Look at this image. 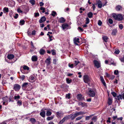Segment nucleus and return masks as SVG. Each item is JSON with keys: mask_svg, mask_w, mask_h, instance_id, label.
<instances>
[{"mask_svg": "<svg viewBox=\"0 0 124 124\" xmlns=\"http://www.w3.org/2000/svg\"><path fill=\"white\" fill-rule=\"evenodd\" d=\"M61 112H57L56 114V116L58 118H59V117H61Z\"/></svg>", "mask_w": 124, "mask_h": 124, "instance_id": "36", "label": "nucleus"}, {"mask_svg": "<svg viewBox=\"0 0 124 124\" xmlns=\"http://www.w3.org/2000/svg\"><path fill=\"white\" fill-rule=\"evenodd\" d=\"M52 114V113L51 112L49 111H46V116H50Z\"/></svg>", "mask_w": 124, "mask_h": 124, "instance_id": "40", "label": "nucleus"}, {"mask_svg": "<svg viewBox=\"0 0 124 124\" xmlns=\"http://www.w3.org/2000/svg\"><path fill=\"white\" fill-rule=\"evenodd\" d=\"M40 10H42V12L44 13L45 12V8L43 7H41L40 8Z\"/></svg>", "mask_w": 124, "mask_h": 124, "instance_id": "46", "label": "nucleus"}, {"mask_svg": "<svg viewBox=\"0 0 124 124\" xmlns=\"http://www.w3.org/2000/svg\"><path fill=\"white\" fill-rule=\"evenodd\" d=\"M90 20L89 18H88L87 17L86 18V22L85 23L86 24H88L90 22Z\"/></svg>", "mask_w": 124, "mask_h": 124, "instance_id": "57", "label": "nucleus"}, {"mask_svg": "<svg viewBox=\"0 0 124 124\" xmlns=\"http://www.w3.org/2000/svg\"><path fill=\"white\" fill-rule=\"evenodd\" d=\"M77 99L79 101H81L84 99V97H83L81 94H78L77 95Z\"/></svg>", "mask_w": 124, "mask_h": 124, "instance_id": "6", "label": "nucleus"}, {"mask_svg": "<svg viewBox=\"0 0 124 124\" xmlns=\"http://www.w3.org/2000/svg\"><path fill=\"white\" fill-rule=\"evenodd\" d=\"M117 98H115V99L117 100H119L120 99L122 100V95H121L119 94L118 96H117Z\"/></svg>", "mask_w": 124, "mask_h": 124, "instance_id": "34", "label": "nucleus"}, {"mask_svg": "<svg viewBox=\"0 0 124 124\" xmlns=\"http://www.w3.org/2000/svg\"><path fill=\"white\" fill-rule=\"evenodd\" d=\"M35 78L34 76L32 75H31L29 77L28 81L32 83V82L30 81V80H34L35 79Z\"/></svg>", "mask_w": 124, "mask_h": 124, "instance_id": "26", "label": "nucleus"}, {"mask_svg": "<svg viewBox=\"0 0 124 124\" xmlns=\"http://www.w3.org/2000/svg\"><path fill=\"white\" fill-rule=\"evenodd\" d=\"M9 102H13L14 101L13 100V96L12 95H10L9 96Z\"/></svg>", "mask_w": 124, "mask_h": 124, "instance_id": "23", "label": "nucleus"}, {"mask_svg": "<svg viewBox=\"0 0 124 124\" xmlns=\"http://www.w3.org/2000/svg\"><path fill=\"white\" fill-rule=\"evenodd\" d=\"M14 89L16 91H19L21 88V86L18 84H16L13 85Z\"/></svg>", "mask_w": 124, "mask_h": 124, "instance_id": "3", "label": "nucleus"}, {"mask_svg": "<svg viewBox=\"0 0 124 124\" xmlns=\"http://www.w3.org/2000/svg\"><path fill=\"white\" fill-rule=\"evenodd\" d=\"M19 23L20 25H23L25 24V21L24 20H21L20 21Z\"/></svg>", "mask_w": 124, "mask_h": 124, "instance_id": "32", "label": "nucleus"}, {"mask_svg": "<svg viewBox=\"0 0 124 124\" xmlns=\"http://www.w3.org/2000/svg\"><path fill=\"white\" fill-rule=\"evenodd\" d=\"M45 111H43L40 113V115L42 117H44L45 116Z\"/></svg>", "mask_w": 124, "mask_h": 124, "instance_id": "22", "label": "nucleus"}, {"mask_svg": "<svg viewBox=\"0 0 124 124\" xmlns=\"http://www.w3.org/2000/svg\"><path fill=\"white\" fill-rule=\"evenodd\" d=\"M83 117V116H79V117H77L76 118V121H78V120H79L81 119Z\"/></svg>", "mask_w": 124, "mask_h": 124, "instance_id": "52", "label": "nucleus"}, {"mask_svg": "<svg viewBox=\"0 0 124 124\" xmlns=\"http://www.w3.org/2000/svg\"><path fill=\"white\" fill-rule=\"evenodd\" d=\"M64 117L66 120L67 119H70V115H68L66 116H64Z\"/></svg>", "mask_w": 124, "mask_h": 124, "instance_id": "47", "label": "nucleus"}, {"mask_svg": "<svg viewBox=\"0 0 124 124\" xmlns=\"http://www.w3.org/2000/svg\"><path fill=\"white\" fill-rule=\"evenodd\" d=\"M120 60L122 62L124 63V55L122 58L120 59Z\"/></svg>", "mask_w": 124, "mask_h": 124, "instance_id": "64", "label": "nucleus"}, {"mask_svg": "<svg viewBox=\"0 0 124 124\" xmlns=\"http://www.w3.org/2000/svg\"><path fill=\"white\" fill-rule=\"evenodd\" d=\"M93 62L95 66L97 68H100V64L97 60H94L93 61Z\"/></svg>", "mask_w": 124, "mask_h": 124, "instance_id": "5", "label": "nucleus"}, {"mask_svg": "<svg viewBox=\"0 0 124 124\" xmlns=\"http://www.w3.org/2000/svg\"><path fill=\"white\" fill-rule=\"evenodd\" d=\"M17 104L18 105L20 106L22 104V102L21 100H19L17 102Z\"/></svg>", "mask_w": 124, "mask_h": 124, "instance_id": "44", "label": "nucleus"}, {"mask_svg": "<svg viewBox=\"0 0 124 124\" xmlns=\"http://www.w3.org/2000/svg\"><path fill=\"white\" fill-rule=\"evenodd\" d=\"M20 78H21L22 80L23 81V80L24 78L25 77V76L24 75H23L21 76H20Z\"/></svg>", "mask_w": 124, "mask_h": 124, "instance_id": "60", "label": "nucleus"}, {"mask_svg": "<svg viewBox=\"0 0 124 124\" xmlns=\"http://www.w3.org/2000/svg\"><path fill=\"white\" fill-rule=\"evenodd\" d=\"M102 6V4L101 1L99 0L98 5V7L100 8H101Z\"/></svg>", "mask_w": 124, "mask_h": 124, "instance_id": "24", "label": "nucleus"}, {"mask_svg": "<svg viewBox=\"0 0 124 124\" xmlns=\"http://www.w3.org/2000/svg\"><path fill=\"white\" fill-rule=\"evenodd\" d=\"M23 68L24 70H29V68L26 65H24L23 66Z\"/></svg>", "mask_w": 124, "mask_h": 124, "instance_id": "35", "label": "nucleus"}, {"mask_svg": "<svg viewBox=\"0 0 124 124\" xmlns=\"http://www.w3.org/2000/svg\"><path fill=\"white\" fill-rule=\"evenodd\" d=\"M96 90L95 88L93 89L90 88L88 92V95L91 97H94L95 95V93Z\"/></svg>", "mask_w": 124, "mask_h": 124, "instance_id": "2", "label": "nucleus"}, {"mask_svg": "<svg viewBox=\"0 0 124 124\" xmlns=\"http://www.w3.org/2000/svg\"><path fill=\"white\" fill-rule=\"evenodd\" d=\"M13 13V12L12 10H11L10 11V13H9V15L11 17L12 16Z\"/></svg>", "mask_w": 124, "mask_h": 124, "instance_id": "62", "label": "nucleus"}, {"mask_svg": "<svg viewBox=\"0 0 124 124\" xmlns=\"http://www.w3.org/2000/svg\"><path fill=\"white\" fill-rule=\"evenodd\" d=\"M70 93H68L67 94H66L65 96L66 98H67L68 99H70Z\"/></svg>", "mask_w": 124, "mask_h": 124, "instance_id": "43", "label": "nucleus"}, {"mask_svg": "<svg viewBox=\"0 0 124 124\" xmlns=\"http://www.w3.org/2000/svg\"><path fill=\"white\" fill-rule=\"evenodd\" d=\"M31 45L32 46V47H31V49L30 50V52H32L34 50V46L33 45V43L32 41L31 42Z\"/></svg>", "mask_w": 124, "mask_h": 124, "instance_id": "27", "label": "nucleus"}, {"mask_svg": "<svg viewBox=\"0 0 124 124\" xmlns=\"http://www.w3.org/2000/svg\"><path fill=\"white\" fill-rule=\"evenodd\" d=\"M112 102V99L110 98H108V103L109 105H111Z\"/></svg>", "mask_w": 124, "mask_h": 124, "instance_id": "20", "label": "nucleus"}, {"mask_svg": "<svg viewBox=\"0 0 124 124\" xmlns=\"http://www.w3.org/2000/svg\"><path fill=\"white\" fill-rule=\"evenodd\" d=\"M57 14L56 12L54 11H53L52 12L51 14V15L54 17L55 16V15H57Z\"/></svg>", "mask_w": 124, "mask_h": 124, "instance_id": "39", "label": "nucleus"}, {"mask_svg": "<svg viewBox=\"0 0 124 124\" xmlns=\"http://www.w3.org/2000/svg\"><path fill=\"white\" fill-rule=\"evenodd\" d=\"M66 80L67 83L68 84L70 83L72 81V80L71 79H70L69 78H66Z\"/></svg>", "mask_w": 124, "mask_h": 124, "instance_id": "37", "label": "nucleus"}, {"mask_svg": "<svg viewBox=\"0 0 124 124\" xmlns=\"http://www.w3.org/2000/svg\"><path fill=\"white\" fill-rule=\"evenodd\" d=\"M31 59L33 62L36 61L38 60V56L36 55H33L31 57Z\"/></svg>", "mask_w": 124, "mask_h": 124, "instance_id": "13", "label": "nucleus"}, {"mask_svg": "<svg viewBox=\"0 0 124 124\" xmlns=\"http://www.w3.org/2000/svg\"><path fill=\"white\" fill-rule=\"evenodd\" d=\"M76 114L77 116L81 115H83L85 114L86 113V112H84L83 111H80L79 112H76Z\"/></svg>", "mask_w": 124, "mask_h": 124, "instance_id": "18", "label": "nucleus"}, {"mask_svg": "<svg viewBox=\"0 0 124 124\" xmlns=\"http://www.w3.org/2000/svg\"><path fill=\"white\" fill-rule=\"evenodd\" d=\"M29 84L28 83L25 82L23 83L22 85V87L23 89L27 87Z\"/></svg>", "mask_w": 124, "mask_h": 124, "instance_id": "15", "label": "nucleus"}, {"mask_svg": "<svg viewBox=\"0 0 124 124\" xmlns=\"http://www.w3.org/2000/svg\"><path fill=\"white\" fill-rule=\"evenodd\" d=\"M112 17L116 20H117L119 21L122 20L123 17L122 15L119 14L116 15V14H113Z\"/></svg>", "mask_w": 124, "mask_h": 124, "instance_id": "1", "label": "nucleus"}, {"mask_svg": "<svg viewBox=\"0 0 124 124\" xmlns=\"http://www.w3.org/2000/svg\"><path fill=\"white\" fill-rule=\"evenodd\" d=\"M39 14L38 12L35 13H34V16L35 17H37L39 16Z\"/></svg>", "mask_w": 124, "mask_h": 124, "instance_id": "45", "label": "nucleus"}, {"mask_svg": "<svg viewBox=\"0 0 124 124\" xmlns=\"http://www.w3.org/2000/svg\"><path fill=\"white\" fill-rule=\"evenodd\" d=\"M105 75L108 78H110V75L108 74L107 73H105Z\"/></svg>", "mask_w": 124, "mask_h": 124, "instance_id": "61", "label": "nucleus"}, {"mask_svg": "<svg viewBox=\"0 0 124 124\" xmlns=\"http://www.w3.org/2000/svg\"><path fill=\"white\" fill-rule=\"evenodd\" d=\"M74 63L75 66H76L79 63V61L78 60L75 61H74Z\"/></svg>", "mask_w": 124, "mask_h": 124, "instance_id": "56", "label": "nucleus"}, {"mask_svg": "<svg viewBox=\"0 0 124 124\" xmlns=\"http://www.w3.org/2000/svg\"><path fill=\"white\" fill-rule=\"evenodd\" d=\"M58 60V59H54L53 60V63L55 65L56 64V62Z\"/></svg>", "mask_w": 124, "mask_h": 124, "instance_id": "51", "label": "nucleus"}, {"mask_svg": "<svg viewBox=\"0 0 124 124\" xmlns=\"http://www.w3.org/2000/svg\"><path fill=\"white\" fill-rule=\"evenodd\" d=\"M108 21L109 23L110 24H112L113 22V20L111 18L108 19Z\"/></svg>", "mask_w": 124, "mask_h": 124, "instance_id": "55", "label": "nucleus"}, {"mask_svg": "<svg viewBox=\"0 0 124 124\" xmlns=\"http://www.w3.org/2000/svg\"><path fill=\"white\" fill-rule=\"evenodd\" d=\"M46 18L45 16H43L42 17L39 21V22L40 23H42L43 22L46 21Z\"/></svg>", "mask_w": 124, "mask_h": 124, "instance_id": "12", "label": "nucleus"}, {"mask_svg": "<svg viewBox=\"0 0 124 124\" xmlns=\"http://www.w3.org/2000/svg\"><path fill=\"white\" fill-rule=\"evenodd\" d=\"M30 121L31 122L32 124H34L36 122V119L34 118H31L30 119Z\"/></svg>", "mask_w": 124, "mask_h": 124, "instance_id": "29", "label": "nucleus"}, {"mask_svg": "<svg viewBox=\"0 0 124 124\" xmlns=\"http://www.w3.org/2000/svg\"><path fill=\"white\" fill-rule=\"evenodd\" d=\"M103 1L105 2L103 4V6L104 7V6L106 5V4L108 3V2L107 0H103Z\"/></svg>", "mask_w": 124, "mask_h": 124, "instance_id": "59", "label": "nucleus"}, {"mask_svg": "<svg viewBox=\"0 0 124 124\" xmlns=\"http://www.w3.org/2000/svg\"><path fill=\"white\" fill-rule=\"evenodd\" d=\"M102 23L101 20H99L98 21V24L100 26H101L102 24Z\"/></svg>", "mask_w": 124, "mask_h": 124, "instance_id": "58", "label": "nucleus"}, {"mask_svg": "<svg viewBox=\"0 0 124 124\" xmlns=\"http://www.w3.org/2000/svg\"><path fill=\"white\" fill-rule=\"evenodd\" d=\"M51 59V58L50 57H49L46 60L45 62L46 63L47 66L49 65L51 63L50 60Z\"/></svg>", "mask_w": 124, "mask_h": 124, "instance_id": "8", "label": "nucleus"}, {"mask_svg": "<svg viewBox=\"0 0 124 124\" xmlns=\"http://www.w3.org/2000/svg\"><path fill=\"white\" fill-rule=\"evenodd\" d=\"M54 117V116H49L47 117L46 119L47 120L49 121L53 119Z\"/></svg>", "mask_w": 124, "mask_h": 124, "instance_id": "41", "label": "nucleus"}, {"mask_svg": "<svg viewBox=\"0 0 124 124\" xmlns=\"http://www.w3.org/2000/svg\"><path fill=\"white\" fill-rule=\"evenodd\" d=\"M116 10L118 11L122 10V7L121 5H118L116 6L115 7Z\"/></svg>", "mask_w": 124, "mask_h": 124, "instance_id": "7", "label": "nucleus"}, {"mask_svg": "<svg viewBox=\"0 0 124 124\" xmlns=\"http://www.w3.org/2000/svg\"><path fill=\"white\" fill-rule=\"evenodd\" d=\"M117 30L116 29H113L111 33L112 35H116L117 32Z\"/></svg>", "mask_w": 124, "mask_h": 124, "instance_id": "17", "label": "nucleus"}, {"mask_svg": "<svg viewBox=\"0 0 124 124\" xmlns=\"http://www.w3.org/2000/svg\"><path fill=\"white\" fill-rule=\"evenodd\" d=\"M70 115V119L71 120H73L77 116L76 113L73 114H71Z\"/></svg>", "mask_w": 124, "mask_h": 124, "instance_id": "11", "label": "nucleus"}, {"mask_svg": "<svg viewBox=\"0 0 124 124\" xmlns=\"http://www.w3.org/2000/svg\"><path fill=\"white\" fill-rule=\"evenodd\" d=\"M20 96L19 95L17 96H14V99L15 100H17L19 99L20 98Z\"/></svg>", "mask_w": 124, "mask_h": 124, "instance_id": "49", "label": "nucleus"}, {"mask_svg": "<svg viewBox=\"0 0 124 124\" xmlns=\"http://www.w3.org/2000/svg\"><path fill=\"white\" fill-rule=\"evenodd\" d=\"M119 73L118 70H115L114 71V74L115 75H117Z\"/></svg>", "mask_w": 124, "mask_h": 124, "instance_id": "53", "label": "nucleus"}, {"mask_svg": "<svg viewBox=\"0 0 124 124\" xmlns=\"http://www.w3.org/2000/svg\"><path fill=\"white\" fill-rule=\"evenodd\" d=\"M102 39L105 42H107L108 41V38L107 36H105L103 37Z\"/></svg>", "mask_w": 124, "mask_h": 124, "instance_id": "33", "label": "nucleus"}, {"mask_svg": "<svg viewBox=\"0 0 124 124\" xmlns=\"http://www.w3.org/2000/svg\"><path fill=\"white\" fill-rule=\"evenodd\" d=\"M83 80L84 82L86 83H88L90 81L89 76L87 75H85L84 76Z\"/></svg>", "mask_w": 124, "mask_h": 124, "instance_id": "4", "label": "nucleus"}, {"mask_svg": "<svg viewBox=\"0 0 124 124\" xmlns=\"http://www.w3.org/2000/svg\"><path fill=\"white\" fill-rule=\"evenodd\" d=\"M51 52L52 53V54L53 55H55L56 54V51L54 49H52L51 51Z\"/></svg>", "mask_w": 124, "mask_h": 124, "instance_id": "42", "label": "nucleus"}, {"mask_svg": "<svg viewBox=\"0 0 124 124\" xmlns=\"http://www.w3.org/2000/svg\"><path fill=\"white\" fill-rule=\"evenodd\" d=\"M119 29L122 30L123 28V25L122 24H120L119 25Z\"/></svg>", "mask_w": 124, "mask_h": 124, "instance_id": "63", "label": "nucleus"}, {"mask_svg": "<svg viewBox=\"0 0 124 124\" xmlns=\"http://www.w3.org/2000/svg\"><path fill=\"white\" fill-rule=\"evenodd\" d=\"M66 119L64 117L61 120H60V121L59 122V124H62V123H63L64 122H65V120Z\"/></svg>", "mask_w": 124, "mask_h": 124, "instance_id": "38", "label": "nucleus"}, {"mask_svg": "<svg viewBox=\"0 0 124 124\" xmlns=\"http://www.w3.org/2000/svg\"><path fill=\"white\" fill-rule=\"evenodd\" d=\"M8 96H6L5 97L2 98V99L4 101L7 102H8Z\"/></svg>", "mask_w": 124, "mask_h": 124, "instance_id": "28", "label": "nucleus"}, {"mask_svg": "<svg viewBox=\"0 0 124 124\" xmlns=\"http://www.w3.org/2000/svg\"><path fill=\"white\" fill-rule=\"evenodd\" d=\"M87 15L89 18H91L93 17V14L92 12H90L88 13Z\"/></svg>", "mask_w": 124, "mask_h": 124, "instance_id": "30", "label": "nucleus"}, {"mask_svg": "<svg viewBox=\"0 0 124 124\" xmlns=\"http://www.w3.org/2000/svg\"><path fill=\"white\" fill-rule=\"evenodd\" d=\"M79 39L78 38H76V37L74 38V41L75 44L77 45H78V44L77 42L79 43Z\"/></svg>", "mask_w": 124, "mask_h": 124, "instance_id": "9", "label": "nucleus"}, {"mask_svg": "<svg viewBox=\"0 0 124 124\" xmlns=\"http://www.w3.org/2000/svg\"><path fill=\"white\" fill-rule=\"evenodd\" d=\"M29 2L32 5H34L35 3L34 0H30L29 1Z\"/></svg>", "mask_w": 124, "mask_h": 124, "instance_id": "54", "label": "nucleus"}, {"mask_svg": "<svg viewBox=\"0 0 124 124\" xmlns=\"http://www.w3.org/2000/svg\"><path fill=\"white\" fill-rule=\"evenodd\" d=\"M68 87V85L65 84H63L60 85V87L64 90H66Z\"/></svg>", "mask_w": 124, "mask_h": 124, "instance_id": "10", "label": "nucleus"}, {"mask_svg": "<svg viewBox=\"0 0 124 124\" xmlns=\"http://www.w3.org/2000/svg\"><path fill=\"white\" fill-rule=\"evenodd\" d=\"M14 57V55L12 54H8L7 56V58L9 59H12Z\"/></svg>", "mask_w": 124, "mask_h": 124, "instance_id": "14", "label": "nucleus"}, {"mask_svg": "<svg viewBox=\"0 0 124 124\" xmlns=\"http://www.w3.org/2000/svg\"><path fill=\"white\" fill-rule=\"evenodd\" d=\"M59 21L60 23H64L65 22V20L63 17H61L59 19Z\"/></svg>", "mask_w": 124, "mask_h": 124, "instance_id": "19", "label": "nucleus"}, {"mask_svg": "<svg viewBox=\"0 0 124 124\" xmlns=\"http://www.w3.org/2000/svg\"><path fill=\"white\" fill-rule=\"evenodd\" d=\"M62 26L63 29H66L67 27H68L69 26V25L67 24H63L62 25Z\"/></svg>", "mask_w": 124, "mask_h": 124, "instance_id": "31", "label": "nucleus"}, {"mask_svg": "<svg viewBox=\"0 0 124 124\" xmlns=\"http://www.w3.org/2000/svg\"><path fill=\"white\" fill-rule=\"evenodd\" d=\"M92 115L90 116H87L85 117V120H89L91 117Z\"/></svg>", "mask_w": 124, "mask_h": 124, "instance_id": "48", "label": "nucleus"}, {"mask_svg": "<svg viewBox=\"0 0 124 124\" xmlns=\"http://www.w3.org/2000/svg\"><path fill=\"white\" fill-rule=\"evenodd\" d=\"M78 105L79 106L81 105L83 107L87 106L86 104L84 102H80L78 103Z\"/></svg>", "mask_w": 124, "mask_h": 124, "instance_id": "16", "label": "nucleus"}, {"mask_svg": "<svg viewBox=\"0 0 124 124\" xmlns=\"http://www.w3.org/2000/svg\"><path fill=\"white\" fill-rule=\"evenodd\" d=\"M111 93L114 97H116V93L115 92H112Z\"/></svg>", "mask_w": 124, "mask_h": 124, "instance_id": "50", "label": "nucleus"}, {"mask_svg": "<svg viewBox=\"0 0 124 124\" xmlns=\"http://www.w3.org/2000/svg\"><path fill=\"white\" fill-rule=\"evenodd\" d=\"M45 53V50L44 49H41L40 50L39 53L41 55H44Z\"/></svg>", "mask_w": 124, "mask_h": 124, "instance_id": "21", "label": "nucleus"}, {"mask_svg": "<svg viewBox=\"0 0 124 124\" xmlns=\"http://www.w3.org/2000/svg\"><path fill=\"white\" fill-rule=\"evenodd\" d=\"M3 11L5 13H8L9 11L8 8L7 7H4L3 9Z\"/></svg>", "mask_w": 124, "mask_h": 124, "instance_id": "25", "label": "nucleus"}]
</instances>
